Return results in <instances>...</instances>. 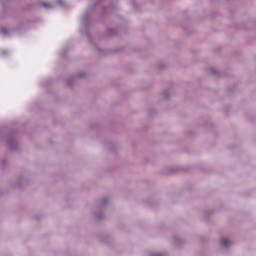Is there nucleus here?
<instances>
[{"label": "nucleus", "mask_w": 256, "mask_h": 256, "mask_svg": "<svg viewBox=\"0 0 256 256\" xmlns=\"http://www.w3.org/2000/svg\"><path fill=\"white\" fill-rule=\"evenodd\" d=\"M221 243H222V247H227L229 245V239L222 238Z\"/></svg>", "instance_id": "f257e3e1"}, {"label": "nucleus", "mask_w": 256, "mask_h": 256, "mask_svg": "<svg viewBox=\"0 0 256 256\" xmlns=\"http://www.w3.org/2000/svg\"><path fill=\"white\" fill-rule=\"evenodd\" d=\"M42 5H43V7H45L46 9H49V7H51V4H48V3H43Z\"/></svg>", "instance_id": "f03ea898"}]
</instances>
